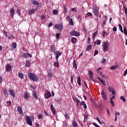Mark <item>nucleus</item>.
<instances>
[{
    "label": "nucleus",
    "instance_id": "obj_3",
    "mask_svg": "<svg viewBox=\"0 0 127 127\" xmlns=\"http://www.w3.org/2000/svg\"><path fill=\"white\" fill-rule=\"evenodd\" d=\"M26 121H27V124H28V125H29L31 127L33 126L32 120L29 116L26 117Z\"/></svg>",
    "mask_w": 127,
    "mask_h": 127
},
{
    "label": "nucleus",
    "instance_id": "obj_40",
    "mask_svg": "<svg viewBox=\"0 0 127 127\" xmlns=\"http://www.w3.org/2000/svg\"><path fill=\"white\" fill-rule=\"evenodd\" d=\"M29 97V96L28 95V94L26 93H24V98L25 99H28Z\"/></svg>",
    "mask_w": 127,
    "mask_h": 127
},
{
    "label": "nucleus",
    "instance_id": "obj_16",
    "mask_svg": "<svg viewBox=\"0 0 127 127\" xmlns=\"http://www.w3.org/2000/svg\"><path fill=\"white\" fill-rule=\"evenodd\" d=\"M30 64H31V62L29 60H26V64H25V66L26 67H30Z\"/></svg>",
    "mask_w": 127,
    "mask_h": 127
},
{
    "label": "nucleus",
    "instance_id": "obj_43",
    "mask_svg": "<svg viewBox=\"0 0 127 127\" xmlns=\"http://www.w3.org/2000/svg\"><path fill=\"white\" fill-rule=\"evenodd\" d=\"M16 12L18 14V15H21V11L18 8L17 9Z\"/></svg>",
    "mask_w": 127,
    "mask_h": 127
},
{
    "label": "nucleus",
    "instance_id": "obj_6",
    "mask_svg": "<svg viewBox=\"0 0 127 127\" xmlns=\"http://www.w3.org/2000/svg\"><path fill=\"white\" fill-rule=\"evenodd\" d=\"M103 50L104 51V52H107L108 50H109V46L108 45V43L105 42L103 44Z\"/></svg>",
    "mask_w": 127,
    "mask_h": 127
},
{
    "label": "nucleus",
    "instance_id": "obj_18",
    "mask_svg": "<svg viewBox=\"0 0 127 127\" xmlns=\"http://www.w3.org/2000/svg\"><path fill=\"white\" fill-rule=\"evenodd\" d=\"M50 49L51 51L53 52H55V47L53 45H51L50 46Z\"/></svg>",
    "mask_w": 127,
    "mask_h": 127
},
{
    "label": "nucleus",
    "instance_id": "obj_60",
    "mask_svg": "<svg viewBox=\"0 0 127 127\" xmlns=\"http://www.w3.org/2000/svg\"><path fill=\"white\" fill-rule=\"evenodd\" d=\"M121 99L124 102L126 101V98H125L123 96L121 97Z\"/></svg>",
    "mask_w": 127,
    "mask_h": 127
},
{
    "label": "nucleus",
    "instance_id": "obj_12",
    "mask_svg": "<svg viewBox=\"0 0 127 127\" xmlns=\"http://www.w3.org/2000/svg\"><path fill=\"white\" fill-rule=\"evenodd\" d=\"M45 97L47 99H48L49 98L52 97V95L50 92H48L45 94Z\"/></svg>",
    "mask_w": 127,
    "mask_h": 127
},
{
    "label": "nucleus",
    "instance_id": "obj_24",
    "mask_svg": "<svg viewBox=\"0 0 127 127\" xmlns=\"http://www.w3.org/2000/svg\"><path fill=\"white\" fill-rule=\"evenodd\" d=\"M53 72H48V77H49V78L51 79L53 77Z\"/></svg>",
    "mask_w": 127,
    "mask_h": 127
},
{
    "label": "nucleus",
    "instance_id": "obj_20",
    "mask_svg": "<svg viewBox=\"0 0 127 127\" xmlns=\"http://www.w3.org/2000/svg\"><path fill=\"white\" fill-rule=\"evenodd\" d=\"M32 2L33 4L34 5H40V3L36 0H33L32 1Z\"/></svg>",
    "mask_w": 127,
    "mask_h": 127
},
{
    "label": "nucleus",
    "instance_id": "obj_10",
    "mask_svg": "<svg viewBox=\"0 0 127 127\" xmlns=\"http://www.w3.org/2000/svg\"><path fill=\"white\" fill-rule=\"evenodd\" d=\"M14 10L15 9L14 8H11V9L10 10V16L11 19L13 18Z\"/></svg>",
    "mask_w": 127,
    "mask_h": 127
},
{
    "label": "nucleus",
    "instance_id": "obj_35",
    "mask_svg": "<svg viewBox=\"0 0 127 127\" xmlns=\"http://www.w3.org/2000/svg\"><path fill=\"white\" fill-rule=\"evenodd\" d=\"M119 28L120 31H121V32L124 33L123 30L122 26L121 24H119Z\"/></svg>",
    "mask_w": 127,
    "mask_h": 127
},
{
    "label": "nucleus",
    "instance_id": "obj_45",
    "mask_svg": "<svg viewBox=\"0 0 127 127\" xmlns=\"http://www.w3.org/2000/svg\"><path fill=\"white\" fill-rule=\"evenodd\" d=\"M124 8L125 12L127 16V8L126 7V6L124 5Z\"/></svg>",
    "mask_w": 127,
    "mask_h": 127
},
{
    "label": "nucleus",
    "instance_id": "obj_30",
    "mask_svg": "<svg viewBox=\"0 0 127 127\" xmlns=\"http://www.w3.org/2000/svg\"><path fill=\"white\" fill-rule=\"evenodd\" d=\"M72 125L73 127H77L78 124L76 121H74L72 123Z\"/></svg>",
    "mask_w": 127,
    "mask_h": 127
},
{
    "label": "nucleus",
    "instance_id": "obj_44",
    "mask_svg": "<svg viewBox=\"0 0 127 127\" xmlns=\"http://www.w3.org/2000/svg\"><path fill=\"white\" fill-rule=\"evenodd\" d=\"M51 109L52 112H55V110L54 109V107L53 104L51 105Z\"/></svg>",
    "mask_w": 127,
    "mask_h": 127
},
{
    "label": "nucleus",
    "instance_id": "obj_42",
    "mask_svg": "<svg viewBox=\"0 0 127 127\" xmlns=\"http://www.w3.org/2000/svg\"><path fill=\"white\" fill-rule=\"evenodd\" d=\"M38 120H42L43 119V117H42V114L38 115Z\"/></svg>",
    "mask_w": 127,
    "mask_h": 127
},
{
    "label": "nucleus",
    "instance_id": "obj_23",
    "mask_svg": "<svg viewBox=\"0 0 127 127\" xmlns=\"http://www.w3.org/2000/svg\"><path fill=\"white\" fill-rule=\"evenodd\" d=\"M92 48V45H89L87 46V47H86V51H89L91 50Z\"/></svg>",
    "mask_w": 127,
    "mask_h": 127
},
{
    "label": "nucleus",
    "instance_id": "obj_57",
    "mask_svg": "<svg viewBox=\"0 0 127 127\" xmlns=\"http://www.w3.org/2000/svg\"><path fill=\"white\" fill-rule=\"evenodd\" d=\"M41 19L44 20L46 18V16L45 15H43L41 17Z\"/></svg>",
    "mask_w": 127,
    "mask_h": 127
},
{
    "label": "nucleus",
    "instance_id": "obj_27",
    "mask_svg": "<svg viewBox=\"0 0 127 127\" xmlns=\"http://www.w3.org/2000/svg\"><path fill=\"white\" fill-rule=\"evenodd\" d=\"M76 41H77V39L76 38H75L74 37L72 38L71 42H72V43H73V44L76 43Z\"/></svg>",
    "mask_w": 127,
    "mask_h": 127
},
{
    "label": "nucleus",
    "instance_id": "obj_29",
    "mask_svg": "<svg viewBox=\"0 0 127 127\" xmlns=\"http://www.w3.org/2000/svg\"><path fill=\"white\" fill-rule=\"evenodd\" d=\"M77 83L79 86L81 85V77L79 76L77 80Z\"/></svg>",
    "mask_w": 127,
    "mask_h": 127
},
{
    "label": "nucleus",
    "instance_id": "obj_21",
    "mask_svg": "<svg viewBox=\"0 0 127 127\" xmlns=\"http://www.w3.org/2000/svg\"><path fill=\"white\" fill-rule=\"evenodd\" d=\"M119 68V65H115L114 66H112L111 67V70H114L116 69H118Z\"/></svg>",
    "mask_w": 127,
    "mask_h": 127
},
{
    "label": "nucleus",
    "instance_id": "obj_1",
    "mask_svg": "<svg viewBox=\"0 0 127 127\" xmlns=\"http://www.w3.org/2000/svg\"><path fill=\"white\" fill-rule=\"evenodd\" d=\"M28 77H29V78H30V79H31L33 81L36 82L39 80L38 76L32 72L28 73Z\"/></svg>",
    "mask_w": 127,
    "mask_h": 127
},
{
    "label": "nucleus",
    "instance_id": "obj_17",
    "mask_svg": "<svg viewBox=\"0 0 127 127\" xmlns=\"http://www.w3.org/2000/svg\"><path fill=\"white\" fill-rule=\"evenodd\" d=\"M88 74H89V77L90 78H93V73L92 71L89 70H88Z\"/></svg>",
    "mask_w": 127,
    "mask_h": 127
},
{
    "label": "nucleus",
    "instance_id": "obj_49",
    "mask_svg": "<svg viewBox=\"0 0 127 127\" xmlns=\"http://www.w3.org/2000/svg\"><path fill=\"white\" fill-rule=\"evenodd\" d=\"M12 45V47L14 49H15L17 47V45L15 43H13Z\"/></svg>",
    "mask_w": 127,
    "mask_h": 127
},
{
    "label": "nucleus",
    "instance_id": "obj_26",
    "mask_svg": "<svg viewBox=\"0 0 127 127\" xmlns=\"http://www.w3.org/2000/svg\"><path fill=\"white\" fill-rule=\"evenodd\" d=\"M35 10L34 9L30 10L29 11V15H32L35 13Z\"/></svg>",
    "mask_w": 127,
    "mask_h": 127
},
{
    "label": "nucleus",
    "instance_id": "obj_8",
    "mask_svg": "<svg viewBox=\"0 0 127 127\" xmlns=\"http://www.w3.org/2000/svg\"><path fill=\"white\" fill-rule=\"evenodd\" d=\"M55 54V55L56 56V61H58V58L59 56H61L62 55V52L60 51H56V52H54Z\"/></svg>",
    "mask_w": 127,
    "mask_h": 127
},
{
    "label": "nucleus",
    "instance_id": "obj_36",
    "mask_svg": "<svg viewBox=\"0 0 127 127\" xmlns=\"http://www.w3.org/2000/svg\"><path fill=\"white\" fill-rule=\"evenodd\" d=\"M101 63L103 64H105L107 63V61L105 59H103V60L101 61Z\"/></svg>",
    "mask_w": 127,
    "mask_h": 127
},
{
    "label": "nucleus",
    "instance_id": "obj_13",
    "mask_svg": "<svg viewBox=\"0 0 127 127\" xmlns=\"http://www.w3.org/2000/svg\"><path fill=\"white\" fill-rule=\"evenodd\" d=\"M80 106H83V108H84V110H86V109H87V108L85 102L84 101H82L81 102H80Z\"/></svg>",
    "mask_w": 127,
    "mask_h": 127
},
{
    "label": "nucleus",
    "instance_id": "obj_22",
    "mask_svg": "<svg viewBox=\"0 0 127 127\" xmlns=\"http://www.w3.org/2000/svg\"><path fill=\"white\" fill-rule=\"evenodd\" d=\"M18 76L21 79H23L24 78V75L22 73H18Z\"/></svg>",
    "mask_w": 127,
    "mask_h": 127
},
{
    "label": "nucleus",
    "instance_id": "obj_14",
    "mask_svg": "<svg viewBox=\"0 0 127 127\" xmlns=\"http://www.w3.org/2000/svg\"><path fill=\"white\" fill-rule=\"evenodd\" d=\"M32 96L34 98H35L36 100L38 99V95H37V93L35 91H33L32 93Z\"/></svg>",
    "mask_w": 127,
    "mask_h": 127
},
{
    "label": "nucleus",
    "instance_id": "obj_7",
    "mask_svg": "<svg viewBox=\"0 0 127 127\" xmlns=\"http://www.w3.org/2000/svg\"><path fill=\"white\" fill-rule=\"evenodd\" d=\"M93 11H94V14L95 16L98 17L99 16V9H97V7H94L93 8Z\"/></svg>",
    "mask_w": 127,
    "mask_h": 127
},
{
    "label": "nucleus",
    "instance_id": "obj_59",
    "mask_svg": "<svg viewBox=\"0 0 127 127\" xmlns=\"http://www.w3.org/2000/svg\"><path fill=\"white\" fill-rule=\"evenodd\" d=\"M120 114L119 112H116L115 114V117H119L120 116Z\"/></svg>",
    "mask_w": 127,
    "mask_h": 127
},
{
    "label": "nucleus",
    "instance_id": "obj_55",
    "mask_svg": "<svg viewBox=\"0 0 127 127\" xmlns=\"http://www.w3.org/2000/svg\"><path fill=\"white\" fill-rule=\"evenodd\" d=\"M53 25V23L50 22V23H49L48 26V27H52Z\"/></svg>",
    "mask_w": 127,
    "mask_h": 127
},
{
    "label": "nucleus",
    "instance_id": "obj_50",
    "mask_svg": "<svg viewBox=\"0 0 127 127\" xmlns=\"http://www.w3.org/2000/svg\"><path fill=\"white\" fill-rule=\"evenodd\" d=\"M99 52L98 50H96L95 51L94 54V56H96V55H97V54H98Z\"/></svg>",
    "mask_w": 127,
    "mask_h": 127
},
{
    "label": "nucleus",
    "instance_id": "obj_54",
    "mask_svg": "<svg viewBox=\"0 0 127 127\" xmlns=\"http://www.w3.org/2000/svg\"><path fill=\"white\" fill-rule=\"evenodd\" d=\"M100 82L104 85H106V83H105V82H104V81L103 79L101 80Z\"/></svg>",
    "mask_w": 127,
    "mask_h": 127
},
{
    "label": "nucleus",
    "instance_id": "obj_25",
    "mask_svg": "<svg viewBox=\"0 0 127 127\" xmlns=\"http://www.w3.org/2000/svg\"><path fill=\"white\" fill-rule=\"evenodd\" d=\"M54 66H56V67H59V61H58H58H56V62L54 63Z\"/></svg>",
    "mask_w": 127,
    "mask_h": 127
},
{
    "label": "nucleus",
    "instance_id": "obj_58",
    "mask_svg": "<svg viewBox=\"0 0 127 127\" xmlns=\"http://www.w3.org/2000/svg\"><path fill=\"white\" fill-rule=\"evenodd\" d=\"M111 93H112L113 96H115L116 94V92L115 91V90L114 91H113L112 92H111Z\"/></svg>",
    "mask_w": 127,
    "mask_h": 127
},
{
    "label": "nucleus",
    "instance_id": "obj_41",
    "mask_svg": "<svg viewBox=\"0 0 127 127\" xmlns=\"http://www.w3.org/2000/svg\"><path fill=\"white\" fill-rule=\"evenodd\" d=\"M69 22H70V25H72V26L74 25L72 18L70 19Z\"/></svg>",
    "mask_w": 127,
    "mask_h": 127
},
{
    "label": "nucleus",
    "instance_id": "obj_53",
    "mask_svg": "<svg viewBox=\"0 0 127 127\" xmlns=\"http://www.w3.org/2000/svg\"><path fill=\"white\" fill-rule=\"evenodd\" d=\"M101 43V40H97V45H99Z\"/></svg>",
    "mask_w": 127,
    "mask_h": 127
},
{
    "label": "nucleus",
    "instance_id": "obj_5",
    "mask_svg": "<svg viewBox=\"0 0 127 127\" xmlns=\"http://www.w3.org/2000/svg\"><path fill=\"white\" fill-rule=\"evenodd\" d=\"M101 95H102V97H103V99L104 100H106L107 99V94H106L104 90L102 89L101 90Z\"/></svg>",
    "mask_w": 127,
    "mask_h": 127
},
{
    "label": "nucleus",
    "instance_id": "obj_56",
    "mask_svg": "<svg viewBox=\"0 0 127 127\" xmlns=\"http://www.w3.org/2000/svg\"><path fill=\"white\" fill-rule=\"evenodd\" d=\"M91 43V38H88V41L87 42V43L88 44H89Z\"/></svg>",
    "mask_w": 127,
    "mask_h": 127
},
{
    "label": "nucleus",
    "instance_id": "obj_61",
    "mask_svg": "<svg viewBox=\"0 0 127 127\" xmlns=\"http://www.w3.org/2000/svg\"><path fill=\"white\" fill-rule=\"evenodd\" d=\"M6 103H7V104L8 107H10L11 106V102L10 101H8Z\"/></svg>",
    "mask_w": 127,
    "mask_h": 127
},
{
    "label": "nucleus",
    "instance_id": "obj_39",
    "mask_svg": "<svg viewBox=\"0 0 127 127\" xmlns=\"http://www.w3.org/2000/svg\"><path fill=\"white\" fill-rule=\"evenodd\" d=\"M73 66L75 67V68L77 69V64L75 62V60H74L73 63Z\"/></svg>",
    "mask_w": 127,
    "mask_h": 127
},
{
    "label": "nucleus",
    "instance_id": "obj_47",
    "mask_svg": "<svg viewBox=\"0 0 127 127\" xmlns=\"http://www.w3.org/2000/svg\"><path fill=\"white\" fill-rule=\"evenodd\" d=\"M64 116H65V118L66 120H68L69 119V116L68 115H67L66 113H65V114H64Z\"/></svg>",
    "mask_w": 127,
    "mask_h": 127
},
{
    "label": "nucleus",
    "instance_id": "obj_33",
    "mask_svg": "<svg viewBox=\"0 0 127 127\" xmlns=\"http://www.w3.org/2000/svg\"><path fill=\"white\" fill-rule=\"evenodd\" d=\"M67 12V10L66 9V6H64V14H66Z\"/></svg>",
    "mask_w": 127,
    "mask_h": 127
},
{
    "label": "nucleus",
    "instance_id": "obj_4",
    "mask_svg": "<svg viewBox=\"0 0 127 127\" xmlns=\"http://www.w3.org/2000/svg\"><path fill=\"white\" fill-rule=\"evenodd\" d=\"M70 35L72 36H79L80 34L77 31H71V32L70 33Z\"/></svg>",
    "mask_w": 127,
    "mask_h": 127
},
{
    "label": "nucleus",
    "instance_id": "obj_28",
    "mask_svg": "<svg viewBox=\"0 0 127 127\" xmlns=\"http://www.w3.org/2000/svg\"><path fill=\"white\" fill-rule=\"evenodd\" d=\"M108 90L110 92H112L113 91H114V89L112 86H109L108 87Z\"/></svg>",
    "mask_w": 127,
    "mask_h": 127
},
{
    "label": "nucleus",
    "instance_id": "obj_15",
    "mask_svg": "<svg viewBox=\"0 0 127 127\" xmlns=\"http://www.w3.org/2000/svg\"><path fill=\"white\" fill-rule=\"evenodd\" d=\"M11 65L9 64H7L6 66H5V70L6 71H10L11 70Z\"/></svg>",
    "mask_w": 127,
    "mask_h": 127
},
{
    "label": "nucleus",
    "instance_id": "obj_64",
    "mask_svg": "<svg viewBox=\"0 0 127 127\" xmlns=\"http://www.w3.org/2000/svg\"><path fill=\"white\" fill-rule=\"evenodd\" d=\"M127 74V69L125 70L124 76H126Z\"/></svg>",
    "mask_w": 127,
    "mask_h": 127
},
{
    "label": "nucleus",
    "instance_id": "obj_63",
    "mask_svg": "<svg viewBox=\"0 0 127 127\" xmlns=\"http://www.w3.org/2000/svg\"><path fill=\"white\" fill-rule=\"evenodd\" d=\"M60 34L57 33V34H56V38H57V39H59V38H60Z\"/></svg>",
    "mask_w": 127,
    "mask_h": 127
},
{
    "label": "nucleus",
    "instance_id": "obj_11",
    "mask_svg": "<svg viewBox=\"0 0 127 127\" xmlns=\"http://www.w3.org/2000/svg\"><path fill=\"white\" fill-rule=\"evenodd\" d=\"M9 94L13 97L15 98L16 97L14 91L13 90L10 89L9 90Z\"/></svg>",
    "mask_w": 127,
    "mask_h": 127
},
{
    "label": "nucleus",
    "instance_id": "obj_51",
    "mask_svg": "<svg viewBox=\"0 0 127 127\" xmlns=\"http://www.w3.org/2000/svg\"><path fill=\"white\" fill-rule=\"evenodd\" d=\"M71 11L74 12H76L77 10L76 8H72Z\"/></svg>",
    "mask_w": 127,
    "mask_h": 127
},
{
    "label": "nucleus",
    "instance_id": "obj_34",
    "mask_svg": "<svg viewBox=\"0 0 127 127\" xmlns=\"http://www.w3.org/2000/svg\"><path fill=\"white\" fill-rule=\"evenodd\" d=\"M83 117H84V120H88V115L87 113H84V116H83Z\"/></svg>",
    "mask_w": 127,
    "mask_h": 127
},
{
    "label": "nucleus",
    "instance_id": "obj_52",
    "mask_svg": "<svg viewBox=\"0 0 127 127\" xmlns=\"http://www.w3.org/2000/svg\"><path fill=\"white\" fill-rule=\"evenodd\" d=\"M110 103L112 105L113 107L115 106L114 102L113 101V100H111Z\"/></svg>",
    "mask_w": 127,
    "mask_h": 127
},
{
    "label": "nucleus",
    "instance_id": "obj_9",
    "mask_svg": "<svg viewBox=\"0 0 127 127\" xmlns=\"http://www.w3.org/2000/svg\"><path fill=\"white\" fill-rule=\"evenodd\" d=\"M22 57H23L24 58H29V57L32 58V55L29 53H24L22 55Z\"/></svg>",
    "mask_w": 127,
    "mask_h": 127
},
{
    "label": "nucleus",
    "instance_id": "obj_31",
    "mask_svg": "<svg viewBox=\"0 0 127 127\" xmlns=\"http://www.w3.org/2000/svg\"><path fill=\"white\" fill-rule=\"evenodd\" d=\"M53 14L54 15L58 14V10L55 9L53 11Z\"/></svg>",
    "mask_w": 127,
    "mask_h": 127
},
{
    "label": "nucleus",
    "instance_id": "obj_46",
    "mask_svg": "<svg viewBox=\"0 0 127 127\" xmlns=\"http://www.w3.org/2000/svg\"><path fill=\"white\" fill-rule=\"evenodd\" d=\"M124 32L126 35H127V30L126 27H124Z\"/></svg>",
    "mask_w": 127,
    "mask_h": 127
},
{
    "label": "nucleus",
    "instance_id": "obj_62",
    "mask_svg": "<svg viewBox=\"0 0 127 127\" xmlns=\"http://www.w3.org/2000/svg\"><path fill=\"white\" fill-rule=\"evenodd\" d=\"M113 30L114 32H116L117 30V29L116 27H114L113 28Z\"/></svg>",
    "mask_w": 127,
    "mask_h": 127
},
{
    "label": "nucleus",
    "instance_id": "obj_19",
    "mask_svg": "<svg viewBox=\"0 0 127 127\" xmlns=\"http://www.w3.org/2000/svg\"><path fill=\"white\" fill-rule=\"evenodd\" d=\"M75 101L76 102V105L77 106V107H79V103H80V100H79L77 98L75 99Z\"/></svg>",
    "mask_w": 127,
    "mask_h": 127
},
{
    "label": "nucleus",
    "instance_id": "obj_2",
    "mask_svg": "<svg viewBox=\"0 0 127 127\" xmlns=\"http://www.w3.org/2000/svg\"><path fill=\"white\" fill-rule=\"evenodd\" d=\"M55 28L59 30H62L63 29V25L62 23H60L59 24H55L54 25Z\"/></svg>",
    "mask_w": 127,
    "mask_h": 127
},
{
    "label": "nucleus",
    "instance_id": "obj_48",
    "mask_svg": "<svg viewBox=\"0 0 127 127\" xmlns=\"http://www.w3.org/2000/svg\"><path fill=\"white\" fill-rule=\"evenodd\" d=\"M96 120L98 121V122L100 124V125H102V122H101L100 120L99 119L98 117L96 118Z\"/></svg>",
    "mask_w": 127,
    "mask_h": 127
},
{
    "label": "nucleus",
    "instance_id": "obj_32",
    "mask_svg": "<svg viewBox=\"0 0 127 127\" xmlns=\"http://www.w3.org/2000/svg\"><path fill=\"white\" fill-rule=\"evenodd\" d=\"M4 95L6 97H7L8 96V93H7V91L6 90L3 91Z\"/></svg>",
    "mask_w": 127,
    "mask_h": 127
},
{
    "label": "nucleus",
    "instance_id": "obj_38",
    "mask_svg": "<svg viewBox=\"0 0 127 127\" xmlns=\"http://www.w3.org/2000/svg\"><path fill=\"white\" fill-rule=\"evenodd\" d=\"M86 16L87 17H91L92 16V14L91 12H88L86 13Z\"/></svg>",
    "mask_w": 127,
    "mask_h": 127
},
{
    "label": "nucleus",
    "instance_id": "obj_37",
    "mask_svg": "<svg viewBox=\"0 0 127 127\" xmlns=\"http://www.w3.org/2000/svg\"><path fill=\"white\" fill-rule=\"evenodd\" d=\"M17 111L18 112H23L22 107L21 106H18L17 108Z\"/></svg>",
    "mask_w": 127,
    "mask_h": 127
}]
</instances>
